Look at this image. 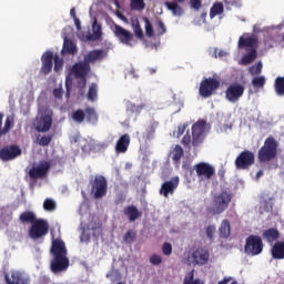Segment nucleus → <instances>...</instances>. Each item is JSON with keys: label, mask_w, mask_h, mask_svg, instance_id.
<instances>
[{"label": "nucleus", "mask_w": 284, "mask_h": 284, "mask_svg": "<svg viewBox=\"0 0 284 284\" xmlns=\"http://www.w3.org/2000/svg\"><path fill=\"white\" fill-rule=\"evenodd\" d=\"M51 254L53 256L51 261V272H53V274L65 272L70 267L68 248L65 247V242H63V240L55 239L52 241Z\"/></svg>", "instance_id": "obj_1"}, {"label": "nucleus", "mask_w": 284, "mask_h": 284, "mask_svg": "<svg viewBox=\"0 0 284 284\" xmlns=\"http://www.w3.org/2000/svg\"><path fill=\"white\" fill-rule=\"evenodd\" d=\"M205 128H207V122L205 120H199L195 122L192 128L190 134V131H186L185 135L182 138V145L186 150H192L193 148H199L203 141H205Z\"/></svg>", "instance_id": "obj_2"}, {"label": "nucleus", "mask_w": 284, "mask_h": 284, "mask_svg": "<svg viewBox=\"0 0 284 284\" xmlns=\"http://www.w3.org/2000/svg\"><path fill=\"white\" fill-rule=\"evenodd\" d=\"M239 48H246V54L242 57L241 64L250 65V63H254L256 61L258 53L256 48H258V38L256 36L251 37H240L239 39Z\"/></svg>", "instance_id": "obj_3"}, {"label": "nucleus", "mask_w": 284, "mask_h": 284, "mask_svg": "<svg viewBox=\"0 0 284 284\" xmlns=\"http://www.w3.org/2000/svg\"><path fill=\"white\" fill-rule=\"evenodd\" d=\"M232 203V193L226 190H223L219 193H215L212 197L211 207L207 209V212L214 215L223 214L230 204Z\"/></svg>", "instance_id": "obj_4"}, {"label": "nucleus", "mask_w": 284, "mask_h": 284, "mask_svg": "<svg viewBox=\"0 0 284 284\" xmlns=\"http://www.w3.org/2000/svg\"><path fill=\"white\" fill-rule=\"evenodd\" d=\"M278 154V142L274 136H268L264 141V145L257 152L258 163H270L274 161Z\"/></svg>", "instance_id": "obj_5"}, {"label": "nucleus", "mask_w": 284, "mask_h": 284, "mask_svg": "<svg viewBox=\"0 0 284 284\" xmlns=\"http://www.w3.org/2000/svg\"><path fill=\"white\" fill-rule=\"evenodd\" d=\"M91 194L94 199H103L108 195V180L103 175H95L90 180Z\"/></svg>", "instance_id": "obj_6"}, {"label": "nucleus", "mask_w": 284, "mask_h": 284, "mask_svg": "<svg viewBox=\"0 0 284 284\" xmlns=\"http://www.w3.org/2000/svg\"><path fill=\"white\" fill-rule=\"evenodd\" d=\"M244 252L247 256H258L263 253V239L258 235H250L245 240Z\"/></svg>", "instance_id": "obj_7"}, {"label": "nucleus", "mask_w": 284, "mask_h": 284, "mask_svg": "<svg viewBox=\"0 0 284 284\" xmlns=\"http://www.w3.org/2000/svg\"><path fill=\"white\" fill-rule=\"evenodd\" d=\"M48 232H50L48 221L38 219L34 224H31L29 229V236L32 241H39V239L47 236Z\"/></svg>", "instance_id": "obj_8"}, {"label": "nucleus", "mask_w": 284, "mask_h": 284, "mask_svg": "<svg viewBox=\"0 0 284 284\" xmlns=\"http://www.w3.org/2000/svg\"><path fill=\"white\" fill-rule=\"evenodd\" d=\"M255 161L256 156L254 155V152L244 150L235 159V168L236 170H250Z\"/></svg>", "instance_id": "obj_9"}, {"label": "nucleus", "mask_w": 284, "mask_h": 284, "mask_svg": "<svg viewBox=\"0 0 284 284\" xmlns=\"http://www.w3.org/2000/svg\"><path fill=\"white\" fill-rule=\"evenodd\" d=\"M4 281L7 284H30L29 274L21 270H11L4 273Z\"/></svg>", "instance_id": "obj_10"}, {"label": "nucleus", "mask_w": 284, "mask_h": 284, "mask_svg": "<svg viewBox=\"0 0 284 284\" xmlns=\"http://www.w3.org/2000/svg\"><path fill=\"white\" fill-rule=\"evenodd\" d=\"M220 85H221V82H219V80L214 78L204 79L200 83V90H199L200 95L203 97L204 99H210V97H212V94H214V92L219 90Z\"/></svg>", "instance_id": "obj_11"}, {"label": "nucleus", "mask_w": 284, "mask_h": 284, "mask_svg": "<svg viewBox=\"0 0 284 284\" xmlns=\"http://www.w3.org/2000/svg\"><path fill=\"white\" fill-rule=\"evenodd\" d=\"M189 261L194 266H196V265H199V266L206 265V263L210 261V251H207L203 246H200L191 253V255L189 256Z\"/></svg>", "instance_id": "obj_12"}, {"label": "nucleus", "mask_w": 284, "mask_h": 284, "mask_svg": "<svg viewBox=\"0 0 284 284\" xmlns=\"http://www.w3.org/2000/svg\"><path fill=\"white\" fill-rule=\"evenodd\" d=\"M193 170L196 172V176L201 179V181H210L214 174H216V171L214 170V166H212L207 162H200L194 165Z\"/></svg>", "instance_id": "obj_13"}, {"label": "nucleus", "mask_w": 284, "mask_h": 284, "mask_svg": "<svg viewBox=\"0 0 284 284\" xmlns=\"http://www.w3.org/2000/svg\"><path fill=\"white\" fill-rule=\"evenodd\" d=\"M245 94V87L239 82L230 84L225 91V98L230 103H236Z\"/></svg>", "instance_id": "obj_14"}, {"label": "nucleus", "mask_w": 284, "mask_h": 284, "mask_svg": "<svg viewBox=\"0 0 284 284\" xmlns=\"http://www.w3.org/2000/svg\"><path fill=\"white\" fill-rule=\"evenodd\" d=\"M72 74H74L75 79H81L82 88H84V85L88 83L85 77L90 74V64L85 60L77 62L72 67Z\"/></svg>", "instance_id": "obj_15"}, {"label": "nucleus", "mask_w": 284, "mask_h": 284, "mask_svg": "<svg viewBox=\"0 0 284 284\" xmlns=\"http://www.w3.org/2000/svg\"><path fill=\"white\" fill-rule=\"evenodd\" d=\"M22 150L17 144H10L0 149L1 161H14L18 156H21Z\"/></svg>", "instance_id": "obj_16"}, {"label": "nucleus", "mask_w": 284, "mask_h": 284, "mask_svg": "<svg viewBox=\"0 0 284 284\" xmlns=\"http://www.w3.org/2000/svg\"><path fill=\"white\" fill-rule=\"evenodd\" d=\"M179 183H181L179 176H174L171 180L165 181L164 183L161 184L159 194H161V196H164V199H168L170 195L176 192Z\"/></svg>", "instance_id": "obj_17"}, {"label": "nucleus", "mask_w": 284, "mask_h": 284, "mask_svg": "<svg viewBox=\"0 0 284 284\" xmlns=\"http://www.w3.org/2000/svg\"><path fill=\"white\" fill-rule=\"evenodd\" d=\"M113 34L119 39L120 43H123L124 45H131L132 40L134 39V34L119 24H114Z\"/></svg>", "instance_id": "obj_18"}, {"label": "nucleus", "mask_w": 284, "mask_h": 284, "mask_svg": "<svg viewBox=\"0 0 284 284\" xmlns=\"http://www.w3.org/2000/svg\"><path fill=\"white\" fill-rule=\"evenodd\" d=\"M50 170V162L41 161L38 166H33L29 171L30 179H43Z\"/></svg>", "instance_id": "obj_19"}, {"label": "nucleus", "mask_w": 284, "mask_h": 284, "mask_svg": "<svg viewBox=\"0 0 284 284\" xmlns=\"http://www.w3.org/2000/svg\"><path fill=\"white\" fill-rule=\"evenodd\" d=\"M51 128H52L51 114H42L40 118H37L36 120L37 132H50Z\"/></svg>", "instance_id": "obj_20"}, {"label": "nucleus", "mask_w": 284, "mask_h": 284, "mask_svg": "<svg viewBox=\"0 0 284 284\" xmlns=\"http://www.w3.org/2000/svg\"><path fill=\"white\" fill-rule=\"evenodd\" d=\"M52 59H54V54L51 51H47L43 53L41 61V72L42 74H50L52 72Z\"/></svg>", "instance_id": "obj_21"}, {"label": "nucleus", "mask_w": 284, "mask_h": 284, "mask_svg": "<svg viewBox=\"0 0 284 284\" xmlns=\"http://www.w3.org/2000/svg\"><path fill=\"white\" fill-rule=\"evenodd\" d=\"M130 134L125 133L121 135L115 144L116 154H125V152H128V149L130 148Z\"/></svg>", "instance_id": "obj_22"}, {"label": "nucleus", "mask_w": 284, "mask_h": 284, "mask_svg": "<svg viewBox=\"0 0 284 284\" xmlns=\"http://www.w3.org/2000/svg\"><path fill=\"white\" fill-rule=\"evenodd\" d=\"M105 59V51L98 49L90 51L85 57L84 61L90 65V63H97V61H103Z\"/></svg>", "instance_id": "obj_23"}, {"label": "nucleus", "mask_w": 284, "mask_h": 284, "mask_svg": "<svg viewBox=\"0 0 284 284\" xmlns=\"http://www.w3.org/2000/svg\"><path fill=\"white\" fill-rule=\"evenodd\" d=\"M271 256L275 261H284V242H276L272 246Z\"/></svg>", "instance_id": "obj_24"}, {"label": "nucleus", "mask_w": 284, "mask_h": 284, "mask_svg": "<svg viewBox=\"0 0 284 284\" xmlns=\"http://www.w3.org/2000/svg\"><path fill=\"white\" fill-rule=\"evenodd\" d=\"M124 216H128L129 221L131 223H134L136 219H141L142 213L139 211V209L134 205H129L124 207Z\"/></svg>", "instance_id": "obj_25"}, {"label": "nucleus", "mask_w": 284, "mask_h": 284, "mask_svg": "<svg viewBox=\"0 0 284 284\" xmlns=\"http://www.w3.org/2000/svg\"><path fill=\"white\" fill-rule=\"evenodd\" d=\"M77 52H79L77 43L71 39L64 38L61 54H77Z\"/></svg>", "instance_id": "obj_26"}, {"label": "nucleus", "mask_w": 284, "mask_h": 284, "mask_svg": "<svg viewBox=\"0 0 284 284\" xmlns=\"http://www.w3.org/2000/svg\"><path fill=\"white\" fill-rule=\"evenodd\" d=\"M221 239H230L232 234V226L230 225V220H223L219 227Z\"/></svg>", "instance_id": "obj_27"}, {"label": "nucleus", "mask_w": 284, "mask_h": 284, "mask_svg": "<svg viewBox=\"0 0 284 284\" xmlns=\"http://www.w3.org/2000/svg\"><path fill=\"white\" fill-rule=\"evenodd\" d=\"M262 236L264 241H267V243H274V241H278V236H281V233L276 229L271 227L264 231Z\"/></svg>", "instance_id": "obj_28"}, {"label": "nucleus", "mask_w": 284, "mask_h": 284, "mask_svg": "<svg viewBox=\"0 0 284 284\" xmlns=\"http://www.w3.org/2000/svg\"><path fill=\"white\" fill-rule=\"evenodd\" d=\"M39 219H37V214L32 211H24L20 214L19 221L20 223H30L31 225L34 224Z\"/></svg>", "instance_id": "obj_29"}, {"label": "nucleus", "mask_w": 284, "mask_h": 284, "mask_svg": "<svg viewBox=\"0 0 284 284\" xmlns=\"http://www.w3.org/2000/svg\"><path fill=\"white\" fill-rule=\"evenodd\" d=\"M85 116L88 123H91L92 125H97V123H99V113H97V110H94V108L87 106Z\"/></svg>", "instance_id": "obj_30"}, {"label": "nucleus", "mask_w": 284, "mask_h": 284, "mask_svg": "<svg viewBox=\"0 0 284 284\" xmlns=\"http://www.w3.org/2000/svg\"><path fill=\"white\" fill-rule=\"evenodd\" d=\"M171 154H172V161L175 163V165H180L181 159H183V155L185 154V152L183 151V148L181 145L176 144L173 151L171 152Z\"/></svg>", "instance_id": "obj_31"}, {"label": "nucleus", "mask_w": 284, "mask_h": 284, "mask_svg": "<svg viewBox=\"0 0 284 284\" xmlns=\"http://www.w3.org/2000/svg\"><path fill=\"white\" fill-rule=\"evenodd\" d=\"M93 34L89 33L87 36L88 41H99L101 39L103 32L101 31V24H98L97 21L93 22Z\"/></svg>", "instance_id": "obj_32"}, {"label": "nucleus", "mask_w": 284, "mask_h": 284, "mask_svg": "<svg viewBox=\"0 0 284 284\" xmlns=\"http://www.w3.org/2000/svg\"><path fill=\"white\" fill-rule=\"evenodd\" d=\"M144 108H145V103H141L136 105L132 102H129L126 105L128 112H131V114H136V115L141 114Z\"/></svg>", "instance_id": "obj_33"}, {"label": "nucleus", "mask_w": 284, "mask_h": 284, "mask_svg": "<svg viewBox=\"0 0 284 284\" xmlns=\"http://www.w3.org/2000/svg\"><path fill=\"white\" fill-rule=\"evenodd\" d=\"M274 88L277 97H284V78L283 77H277L275 79Z\"/></svg>", "instance_id": "obj_34"}, {"label": "nucleus", "mask_w": 284, "mask_h": 284, "mask_svg": "<svg viewBox=\"0 0 284 284\" xmlns=\"http://www.w3.org/2000/svg\"><path fill=\"white\" fill-rule=\"evenodd\" d=\"M99 97V85L97 83H92L89 88L87 98L89 101H97Z\"/></svg>", "instance_id": "obj_35"}, {"label": "nucleus", "mask_w": 284, "mask_h": 284, "mask_svg": "<svg viewBox=\"0 0 284 284\" xmlns=\"http://www.w3.org/2000/svg\"><path fill=\"white\" fill-rule=\"evenodd\" d=\"M223 3L222 2H217L215 4H213V7L210 10V18L214 19V17H219V14H223Z\"/></svg>", "instance_id": "obj_36"}, {"label": "nucleus", "mask_w": 284, "mask_h": 284, "mask_svg": "<svg viewBox=\"0 0 284 284\" xmlns=\"http://www.w3.org/2000/svg\"><path fill=\"white\" fill-rule=\"evenodd\" d=\"M165 6L175 17H181V14H183V8H181L176 2H166Z\"/></svg>", "instance_id": "obj_37"}, {"label": "nucleus", "mask_w": 284, "mask_h": 284, "mask_svg": "<svg viewBox=\"0 0 284 284\" xmlns=\"http://www.w3.org/2000/svg\"><path fill=\"white\" fill-rule=\"evenodd\" d=\"M265 78L264 75L255 77L252 79V85L255 90H263L265 88Z\"/></svg>", "instance_id": "obj_38"}, {"label": "nucleus", "mask_w": 284, "mask_h": 284, "mask_svg": "<svg viewBox=\"0 0 284 284\" xmlns=\"http://www.w3.org/2000/svg\"><path fill=\"white\" fill-rule=\"evenodd\" d=\"M37 143L41 148H48V145H50V143H52V135H42V136L38 135Z\"/></svg>", "instance_id": "obj_39"}, {"label": "nucleus", "mask_w": 284, "mask_h": 284, "mask_svg": "<svg viewBox=\"0 0 284 284\" xmlns=\"http://www.w3.org/2000/svg\"><path fill=\"white\" fill-rule=\"evenodd\" d=\"M183 284H203V282L201 278H194V270H192L185 275Z\"/></svg>", "instance_id": "obj_40"}, {"label": "nucleus", "mask_w": 284, "mask_h": 284, "mask_svg": "<svg viewBox=\"0 0 284 284\" xmlns=\"http://www.w3.org/2000/svg\"><path fill=\"white\" fill-rule=\"evenodd\" d=\"M251 77H258L263 72V62H257L248 68Z\"/></svg>", "instance_id": "obj_41"}, {"label": "nucleus", "mask_w": 284, "mask_h": 284, "mask_svg": "<svg viewBox=\"0 0 284 284\" xmlns=\"http://www.w3.org/2000/svg\"><path fill=\"white\" fill-rule=\"evenodd\" d=\"M72 119L75 123H83L85 121V111L78 109L72 113Z\"/></svg>", "instance_id": "obj_42"}, {"label": "nucleus", "mask_w": 284, "mask_h": 284, "mask_svg": "<svg viewBox=\"0 0 284 284\" xmlns=\"http://www.w3.org/2000/svg\"><path fill=\"white\" fill-rule=\"evenodd\" d=\"M43 210H45V212H54V210H57V202L50 197L45 199L43 202Z\"/></svg>", "instance_id": "obj_43"}, {"label": "nucleus", "mask_w": 284, "mask_h": 284, "mask_svg": "<svg viewBox=\"0 0 284 284\" xmlns=\"http://www.w3.org/2000/svg\"><path fill=\"white\" fill-rule=\"evenodd\" d=\"M13 125H14V119L8 116L6 119L4 126L2 128V136H4V134H8V132H10V130H12Z\"/></svg>", "instance_id": "obj_44"}, {"label": "nucleus", "mask_w": 284, "mask_h": 284, "mask_svg": "<svg viewBox=\"0 0 284 284\" xmlns=\"http://www.w3.org/2000/svg\"><path fill=\"white\" fill-rule=\"evenodd\" d=\"M131 10H145V2L144 0H131Z\"/></svg>", "instance_id": "obj_45"}, {"label": "nucleus", "mask_w": 284, "mask_h": 284, "mask_svg": "<svg viewBox=\"0 0 284 284\" xmlns=\"http://www.w3.org/2000/svg\"><path fill=\"white\" fill-rule=\"evenodd\" d=\"M124 243H134L136 241V232L129 230L123 236Z\"/></svg>", "instance_id": "obj_46"}, {"label": "nucleus", "mask_w": 284, "mask_h": 284, "mask_svg": "<svg viewBox=\"0 0 284 284\" xmlns=\"http://www.w3.org/2000/svg\"><path fill=\"white\" fill-rule=\"evenodd\" d=\"M144 28L146 37H154V27H152V22L148 18H144Z\"/></svg>", "instance_id": "obj_47"}, {"label": "nucleus", "mask_w": 284, "mask_h": 284, "mask_svg": "<svg viewBox=\"0 0 284 284\" xmlns=\"http://www.w3.org/2000/svg\"><path fill=\"white\" fill-rule=\"evenodd\" d=\"M54 61V72H59L63 68V59H61L58 54L53 57Z\"/></svg>", "instance_id": "obj_48"}, {"label": "nucleus", "mask_w": 284, "mask_h": 284, "mask_svg": "<svg viewBox=\"0 0 284 284\" xmlns=\"http://www.w3.org/2000/svg\"><path fill=\"white\" fill-rule=\"evenodd\" d=\"M214 234H216V226L215 225H209L206 227V236L210 239V241H213Z\"/></svg>", "instance_id": "obj_49"}, {"label": "nucleus", "mask_w": 284, "mask_h": 284, "mask_svg": "<svg viewBox=\"0 0 284 284\" xmlns=\"http://www.w3.org/2000/svg\"><path fill=\"white\" fill-rule=\"evenodd\" d=\"M162 252L164 256H170L172 254V244L170 242H165L162 245Z\"/></svg>", "instance_id": "obj_50"}, {"label": "nucleus", "mask_w": 284, "mask_h": 284, "mask_svg": "<svg viewBox=\"0 0 284 284\" xmlns=\"http://www.w3.org/2000/svg\"><path fill=\"white\" fill-rule=\"evenodd\" d=\"M150 263L151 265H161V263H163V258L158 254H152L150 256Z\"/></svg>", "instance_id": "obj_51"}, {"label": "nucleus", "mask_w": 284, "mask_h": 284, "mask_svg": "<svg viewBox=\"0 0 284 284\" xmlns=\"http://www.w3.org/2000/svg\"><path fill=\"white\" fill-rule=\"evenodd\" d=\"M156 30L159 34H165L166 30H165V23H163V20L159 19L156 21Z\"/></svg>", "instance_id": "obj_52"}, {"label": "nucleus", "mask_w": 284, "mask_h": 284, "mask_svg": "<svg viewBox=\"0 0 284 284\" xmlns=\"http://www.w3.org/2000/svg\"><path fill=\"white\" fill-rule=\"evenodd\" d=\"M217 284H239V282L232 276H225Z\"/></svg>", "instance_id": "obj_53"}, {"label": "nucleus", "mask_w": 284, "mask_h": 284, "mask_svg": "<svg viewBox=\"0 0 284 284\" xmlns=\"http://www.w3.org/2000/svg\"><path fill=\"white\" fill-rule=\"evenodd\" d=\"M185 130H187V124L179 125L176 131V139H181V136L185 134Z\"/></svg>", "instance_id": "obj_54"}, {"label": "nucleus", "mask_w": 284, "mask_h": 284, "mask_svg": "<svg viewBox=\"0 0 284 284\" xmlns=\"http://www.w3.org/2000/svg\"><path fill=\"white\" fill-rule=\"evenodd\" d=\"M191 8H193V10H201L203 2L201 0H191Z\"/></svg>", "instance_id": "obj_55"}, {"label": "nucleus", "mask_w": 284, "mask_h": 284, "mask_svg": "<svg viewBox=\"0 0 284 284\" xmlns=\"http://www.w3.org/2000/svg\"><path fill=\"white\" fill-rule=\"evenodd\" d=\"M94 141H90V142H87L83 146H82V150L84 152H92V150H94Z\"/></svg>", "instance_id": "obj_56"}, {"label": "nucleus", "mask_w": 284, "mask_h": 284, "mask_svg": "<svg viewBox=\"0 0 284 284\" xmlns=\"http://www.w3.org/2000/svg\"><path fill=\"white\" fill-rule=\"evenodd\" d=\"M135 36L138 39H143V29H141V24H136L134 28Z\"/></svg>", "instance_id": "obj_57"}, {"label": "nucleus", "mask_w": 284, "mask_h": 284, "mask_svg": "<svg viewBox=\"0 0 284 284\" xmlns=\"http://www.w3.org/2000/svg\"><path fill=\"white\" fill-rule=\"evenodd\" d=\"M53 97H55V99H61L63 97V90L54 89L53 90Z\"/></svg>", "instance_id": "obj_58"}, {"label": "nucleus", "mask_w": 284, "mask_h": 284, "mask_svg": "<svg viewBox=\"0 0 284 284\" xmlns=\"http://www.w3.org/2000/svg\"><path fill=\"white\" fill-rule=\"evenodd\" d=\"M129 75L132 77V79H139V74H136V70L134 69L129 71Z\"/></svg>", "instance_id": "obj_59"}, {"label": "nucleus", "mask_w": 284, "mask_h": 284, "mask_svg": "<svg viewBox=\"0 0 284 284\" xmlns=\"http://www.w3.org/2000/svg\"><path fill=\"white\" fill-rule=\"evenodd\" d=\"M73 21L75 23L77 30H81V20H79L78 18H73Z\"/></svg>", "instance_id": "obj_60"}, {"label": "nucleus", "mask_w": 284, "mask_h": 284, "mask_svg": "<svg viewBox=\"0 0 284 284\" xmlns=\"http://www.w3.org/2000/svg\"><path fill=\"white\" fill-rule=\"evenodd\" d=\"M3 113H0V139L2 136Z\"/></svg>", "instance_id": "obj_61"}, {"label": "nucleus", "mask_w": 284, "mask_h": 284, "mask_svg": "<svg viewBox=\"0 0 284 284\" xmlns=\"http://www.w3.org/2000/svg\"><path fill=\"white\" fill-rule=\"evenodd\" d=\"M70 16L72 17V19H77V9L72 8L70 10Z\"/></svg>", "instance_id": "obj_62"}, {"label": "nucleus", "mask_w": 284, "mask_h": 284, "mask_svg": "<svg viewBox=\"0 0 284 284\" xmlns=\"http://www.w3.org/2000/svg\"><path fill=\"white\" fill-rule=\"evenodd\" d=\"M261 176H263V170H260V171L256 173V180L258 181V179H261Z\"/></svg>", "instance_id": "obj_63"}, {"label": "nucleus", "mask_w": 284, "mask_h": 284, "mask_svg": "<svg viewBox=\"0 0 284 284\" xmlns=\"http://www.w3.org/2000/svg\"><path fill=\"white\" fill-rule=\"evenodd\" d=\"M150 74H156V69H149Z\"/></svg>", "instance_id": "obj_64"}]
</instances>
